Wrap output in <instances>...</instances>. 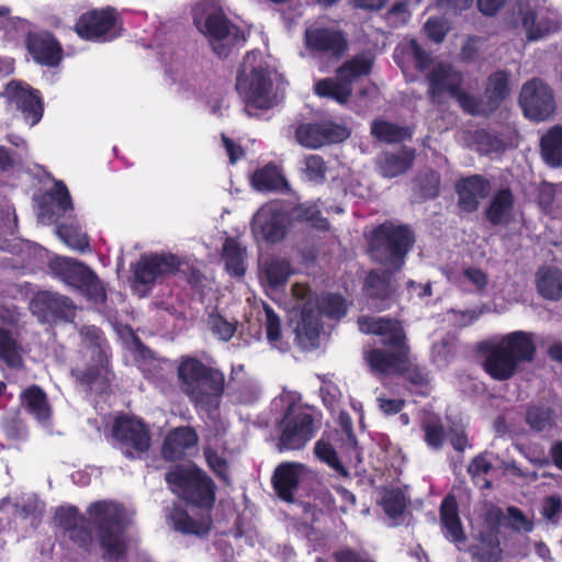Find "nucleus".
I'll return each instance as SVG.
<instances>
[{
  "mask_svg": "<svg viewBox=\"0 0 562 562\" xmlns=\"http://www.w3.org/2000/svg\"><path fill=\"white\" fill-rule=\"evenodd\" d=\"M117 22L114 8L92 9L80 14L74 30L85 41L108 42L119 36L115 32Z\"/></svg>",
  "mask_w": 562,
  "mask_h": 562,
  "instance_id": "ddd939ff",
  "label": "nucleus"
},
{
  "mask_svg": "<svg viewBox=\"0 0 562 562\" xmlns=\"http://www.w3.org/2000/svg\"><path fill=\"white\" fill-rule=\"evenodd\" d=\"M111 436L113 447L128 460L142 459L151 446V436L147 424L135 416L120 415L115 417Z\"/></svg>",
  "mask_w": 562,
  "mask_h": 562,
  "instance_id": "9d476101",
  "label": "nucleus"
},
{
  "mask_svg": "<svg viewBox=\"0 0 562 562\" xmlns=\"http://www.w3.org/2000/svg\"><path fill=\"white\" fill-rule=\"evenodd\" d=\"M538 293L546 300L562 299V270L555 267L542 266L536 274Z\"/></svg>",
  "mask_w": 562,
  "mask_h": 562,
  "instance_id": "2f4dec72",
  "label": "nucleus"
},
{
  "mask_svg": "<svg viewBox=\"0 0 562 562\" xmlns=\"http://www.w3.org/2000/svg\"><path fill=\"white\" fill-rule=\"evenodd\" d=\"M251 184L261 192L281 191L288 186L279 168L273 164L257 169L251 176Z\"/></svg>",
  "mask_w": 562,
  "mask_h": 562,
  "instance_id": "c9c22d12",
  "label": "nucleus"
},
{
  "mask_svg": "<svg viewBox=\"0 0 562 562\" xmlns=\"http://www.w3.org/2000/svg\"><path fill=\"white\" fill-rule=\"evenodd\" d=\"M525 419L533 431L550 430L554 425V412L543 405H531L527 408Z\"/></svg>",
  "mask_w": 562,
  "mask_h": 562,
  "instance_id": "c03bdc74",
  "label": "nucleus"
},
{
  "mask_svg": "<svg viewBox=\"0 0 562 562\" xmlns=\"http://www.w3.org/2000/svg\"><path fill=\"white\" fill-rule=\"evenodd\" d=\"M199 437L191 426H180L167 432L161 445V457L165 461L176 462L182 460L187 451L195 447Z\"/></svg>",
  "mask_w": 562,
  "mask_h": 562,
  "instance_id": "393cba45",
  "label": "nucleus"
},
{
  "mask_svg": "<svg viewBox=\"0 0 562 562\" xmlns=\"http://www.w3.org/2000/svg\"><path fill=\"white\" fill-rule=\"evenodd\" d=\"M562 514V499L559 495H550L543 499L541 516L551 525L557 526L560 522Z\"/></svg>",
  "mask_w": 562,
  "mask_h": 562,
  "instance_id": "680f3d73",
  "label": "nucleus"
},
{
  "mask_svg": "<svg viewBox=\"0 0 562 562\" xmlns=\"http://www.w3.org/2000/svg\"><path fill=\"white\" fill-rule=\"evenodd\" d=\"M521 26L529 42L538 41L559 30L558 21L548 15L538 14L533 10H526L522 13Z\"/></svg>",
  "mask_w": 562,
  "mask_h": 562,
  "instance_id": "473e14b6",
  "label": "nucleus"
},
{
  "mask_svg": "<svg viewBox=\"0 0 562 562\" xmlns=\"http://www.w3.org/2000/svg\"><path fill=\"white\" fill-rule=\"evenodd\" d=\"M371 135L381 143L398 144L411 136L407 128L386 120H374L370 126Z\"/></svg>",
  "mask_w": 562,
  "mask_h": 562,
  "instance_id": "ea45409f",
  "label": "nucleus"
},
{
  "mask_svg": "<svg viewBox=\"0 0 562 562\" xmlns=\"http://www.w3.org/2000/svg\"><path fill=\"white\" fill-rule=\"evenodd\" d=\"M193 23L207 37L212 50L220 58H227L247 41L245 31L234 24L222 10L209 13L204 20L194 14Z\"/></svg>",
  "mask_w": 562,
  "mask_h": 562,
  "instance_id": "6e6552de",
  "label": "nucleus"
},
{
  "mask_svg": "<svg viewBox=\"0 0 562 562\" xmlns=\"http://www.w3.org/2000/svg\"><path fill=\"white\" fill-rule=\"evenodd\" d=\"M322 324L313 308H303L295 327V339L303 349L316 348L319 342Z\"/></svg>",
  "mask_w": 562,
  "mask_h": 562,
  "instance_id": "c756f323",
  "label": "nucleus"
},
{
  "mask_svg": "<svg viewBox=\"0 0 562 562\" xmlns=\"http://www.w3.org/2000/svg\"><path fill=\"white\" fill-rule=\"evenodd\" d=\"M509 77L504 70L493 72L487 77L484 89V99L472 94L470 108H465L464 113L472 116L488 117L496 112L502 103L509 95Z\"/></svg>",
  "mask_w": 562,
  "mask_h": 562,
  "instance_id": "dca6fc26",
  "label": "nucleus"
},
{
  "mask_svg": "<svg viewBox=\"0 0 562 562\" xmlns=\"http://www.w3.org/2000/svg\"><path fill=\"white\" fill-rule=\"evenodd\" d=\"M49 200L56 204L61 213H66L74 209L69 190L64 181L56 180L53 188L47 192Z\"/></svg>",
  "mask_w": 562,
  "mask_h": 562,
  "instance_id": "4d7b16f0",
  "label": "nucleus"
},
{
  "mask_svg": "<svg viewBox=\"0 0 562 562\" xmlns=\"http://www.w3.org/2000/svg\"><path fill=\"white\" fill-rule=\"evenodd\" d=\"M350 136V131L333 121L303 123L296 127L297 142L307 148H321L325 145L338 144Z\"/></svg>",
  "mask_w": 562,
  "mask_h": 562,
  "instance_id": "a211bd4d",
  "label": "nucleus"
},
{
  "mask_svg": "<svg viewBox=\"0 0 562 562\" xmlns=\"http://www.w3.org/2000/svg\"><path fill=\"white\" fill-rule=\"evenodd\" d=\"M506 516L498 506L491 505L482 514V526L501 533Z\"/></svg>",
  "mask_w": 562,
  "mask_h": 562,
  "instance_id": "774afa93",
  "label": "nucleus"
},
{
  "mask_svg": "<svg viewBox=\"0 0 562 562\" xmlns=\"http://www.w3.org/2000/svg\"><path fill=\"white\" fill-rule=\"evenodd\" d=\"M86 513L88 517L74 505L57 507L54 514L55 526L63 537L79 549L90 552L93 533L88 527L89 524L95 531L102 560L104 562L125 560L130 539L124 506L114 501H97L87 507Z\"/></svg>",
  "mask_w": 562,
  "mask_h": 562,
  "instance_id": "f257e3e1",
  "label": "nucleus"
},
{
  "mask_svg": "<svg viewBox=\"0 0 562 562\" xmlns=\"http://www.w3.org/2000/svg\"><path fill=\"white\" fill-rule=\"evenodd\" d=\"M302 464L285 462L278 465L272 476V486L277 495L286 503L294 502L300 485Z\"/></svg>",
  "mask_w": 562,
  "mask_h": 562,
  "instance_id": "cd10ccee",
  "label": "nucleus"
},
{
  "mask_svg": "<svg viewBox=\"0 0 562 562\" xmlns=\"http://www.w3.org/2000/svg\"><path fill=\"white\" fill-rule=\"evenodd\" d=\"M306 48L319 56L340 59L349 49L347 34L335 26H312L304 33Z\"/></svg>",
  "mask_w": 562,
  "mask_h": 562,
  "instance_id": "2eb2a0df",
  "label": "nucleus"
},
{
  "mask_svg": "<svg viewBox=\"0 0 562 562\" xmlns=\"http://www.w3.org/2000/svg\"><path fill=\"white\" fill-rule=\"evenodd\" d=\"M237 326V321H228L218 312H212L207 316V328L222 341H229L235 335Z\"/></svg>",
  "mask_w": 562,
  "mask_h": 562,
  "instance_id": "49530a36",
  "label": "nucleus"
},
{
  "mask_svg": "<svg viewBox=\"0 0 562 562\" xmlns=\"http://www.w3.org/2000/svg\"><path fill=\"white\" fill-rule=\"evenodd\" d=\"M24 44L33 60L41 66L55 68L63 60V46L48 31L29 32L25 35Z\"/></svg>",
  "mask_w": 562,
  "mask_h": 562,
  "instance_id": "412c9836",
  "label": "nucleus"
},
{
  "mask_svg": "<svg viewBox=\"0 0 562 562\" xmlns=\"http://www.w3.org/2000/svg\"><path fill=\"white\" fill-rule=\"evenodd\" d=\"M426 81L427 95L432 104H442L443 95L449 94L463 112L465 108H470L472 94L463 90V75L451 64L436 63L426 75Z\"/></svg>",
  "mask_w": 562,
  "mask_h": 562,
  "instance_id": "9b49d317",
  "label": "nucleus"
},
{
  "mask_svg": "<svg viewBox=\"0 0 562 562\" xmlns=\"http://www.w3.org/2000/svg\"><path fill=\"white\" fill-rule=\"evenodd\" d=\"M473 562H501L503 550L492 544L475 543L469 547Z\"/></svg>",
  "mask_w": 562,
  "mask_h": 562,
  "instance_id": "13d9d810",
  "label": "nucleus"
},
{
  "mask_svg": "<svg viewBox=\"0 0 562 562\" xmlns=\"http://www.w3.org/2000/svg\"><path fill=\"white\" fill-rule=\"evenodd\" d=\"M381 505L390 518H397L404 514L407 501L402 490L392 488L383 494Z\"/></svg>",
  "mask_w": 562,
  "mask_h": 562,
  "instance_id": "8fccbe9b",
  "label": "nucleus"
},
{
  "mask_svg": "<svg viewBox=\"0 0 562 562\" xmlns=\"http://www.w3.org/2000/svg\"><path fill=\"white\" fill-rule=\"evenodd\" d=\"M518 102L525 116L535 122L546 121L555 112L553 91L539 78L522 85Z\"/></svg>",
  "mask_w": 562,
  "mask_h": 562,
  "instance_id": "4468645a",
  "label": "nucleus"
},
{
  "mask_svg": "<svg viewBox=\"0 0 562 562\" xmlns=\"http://www.w3.org/2000/svg\"><path fill=\"white\" fill-rule=\"evenodd\" d=\"M506 516V528L515 531V532H526L529 533L533 530V522L530 520L524 512L516 506H508Z\"/></svg>",
  "mask_w": 562,
  "mask_h": 562,
  "instance_id": "6e6d98bb",
  "label": "nucleus"
},
{
  "mask_svg": "<svg viewBox=\"0 0 562 562\" xmlns=\"http://www.w3.org/2000/svg\"><path fill=\"white\" fill-rule=\"evenodd\" d=\"M420 195L425 200H431L439 195L440 192V176L436 171L427 172L419 183Z\"/></svg>",
  "mask_w": 562,
  "mask_h": 562,
  "instance_id": "0e129e2a",
  "label": "nucleus"
},
{
  "mask_svg": "<svg viewBox=\"0 0 562 562\" xmlns=\"http://www.w3.org/2000/svg\"><path fill=\"white\" fill-rule=\"evenodd\" d=\"M414 158L415 154L413 150L386 153L380 161L381 173L389 178L405 173L413 166Z\"/></svg>",
  "mask_w": 562,
  "mask_h": 562,
  "instance_id": "58836bf2",
  "label": "nucleus"
},
{
  "mask_svg": "<svg viewBox=\"0 0 562 562\" xmlns=\"http://www.w3.org/2000/svg\"><path fill=\"white\" fill-rule=\"evenodd\" d=\"M5 97L32 126L42 120L44 103L40 90L25 82L12 80L5 86Z\"/></svg>",
  "mask_w": 562,
  "mask_h": 562,
  "instance_id": "aec40b11",
  "label": "nucleus"
},
{
  "mask_svg": "<svg viewBox=\"0 0 562 562\" xmlns=\"http://www.w3.org/2000/svg\"><path fill=\"white\" fill-rule=\"evenodd\" d=\"M22 346L14 334L0 327V361L11 369L23 367Z\"/></svg>",
  "mask_w": 562,
  "mask_h": 562,
  "instance_id": "e433bc0d",
  "label": "nucleus"
},
{
  "mask_svg": "<svg viewBox=\"0 0 562 562\" xmlns=\"http://www.w3.org/2000/svg\"><path fill=\"white\" fill-rule=\"evenodd\" d=\"M23 408L38 422H46L52 416V408L44 390L33 384L26 387L20 395Z\"/></svg>",
  "mask_w": 562,
  "mask_h": 562,
  "instance_id": "7c9ffc66",
  "label": "nucleus"
},
{
  "mask_svg": "<svg viewBox=\"0 0 562 562\" xmlns=\"http://www.w3.org/2000/svg\"><path fill=\"white\" fill-rule=\"evenodd\" d=\"M440 526L443 537L462 550L467 540V535L460 519L459 505L453 494H448L441 501L439 507Z\"/></svg>",
  "mask_w": 562,
  "mask_h": 562,
  "instance_id": "b1692460",
  "label": "nucleus"
},
{
  "mask_svg": "<svg viewBox=\"0 0 562 562\" xmlns=\"http://www.w3.org/2000/svg\"><path fill=\"white\" fill-rule=\"evenodd\" d=\"M314 453L322 462L334 469L341 476H349V472L338 458L337 451L328 441L319 439L314 446Z\"/></svg>",
  "mask_w": 562,
  "mask_h": 562,
  "instance_id": "de8ad7c7",
  "label": "nucleus"
},
{
  "mask_svg": "<svg viewBox=\"0 0 562 562\" xmlns=\"http://www.w3.org/2000/svg\"><path fill=\"white\" fill-rule=\"evenodd\" d=\"M289 226V215L276 204L262 205L254 215L251 231L256 238L268 244L281 241Z\"/></svg>",
  "mask_w": 562,
  "mask_h": 562,
  "instance_id": "f3484780",
  "label": "nucleus"
},
{
  "mask_svg": "<svg viewBox=\"0 0 562 562\" xmlns=\"http://www.w3.org/2000/svg\"><path fill=\"white\" fill-rule=\"evenodd\" d=\"M272 89L273 82L267 64L259 63L252 66L249 72L245 65L238 70L236 90L247 106L259 110L271 109L276 103Z\"/></svg>",
  "mask_w": 562,
  "mask_h": 562,
  "instance_id": "f8f14e48",
  "label": "nucleus"
},
{
  "mask_svg": "<svg viewBox=\"0 0 562 562\" xmlns=\"http://www.w3.org/2000/svg\"><path fill=\"white\" fill-rule=\"evenodd\" d=\"M80 336L91 351L92 361H106L111 357L110 344L101 328L94 325L83 326Z\"/></svg>",
  "mask_w": 562,
  "mask_h": 562,
  "instance_id": "f704fd0d",
  "label": "nucleus"
},
{
  "mask_svg": "<svg viewBox=\"0 0 562 562\" xmlns=\"http://www.w3.org/2000/svg\"><path fill=\"white\" fill-rule=\"evenodd\" d=\"M415 244L413 231L403 224L384 221L375 226L368 238L369 252L373 261L393 271H400L407 254Z\"/></svg>",
  "mask_w": 562,
  "mask_h": 562,
  "instance_id": "39448f33",
  "label": "nucleus"
},
{
  "mask_svg": "<svg viewBox=\"0 0 562 562\" xmlns=\"http://www.w3.org/2000/svg\"><path fill=\"white\" fill-rule=\"evenodd\" d=\"M181 266L179 257L172 252L143 254L131 265V288L140 297L147 296L157 283L175 276Z\"/></svg>",
  "mask_w": 562,
  "mask_h": 562,
  "instance_id": "0eeeda50",
  "label": "nucleus"
},
{
  "mask_svg": "<svg viewBox=\"0 0 562 562\" xmlns=\"http://www.w3.org/2000/svg\"><path fill=\"white\" fill-rule=\"evenodd\" d=\"M263 310L266 314L265 328L267 339L271 346L278 347V342L281 340L282 337L280 317L274 312V310L268 304H265Z\"/></svg>",
  "mask_w": 562,
  "mask_h": 562,
  "instance_id": "bf43d9fd",
  "label": "nucleus"
},
{
  "mask_svg": "<svg viewBox=\"0 0 562 562\" xmlns=\"http://www.w3.org/2000/svg\"><path fill=\"white\" fill-rule=\"evenodd\" d=\"M382 346L392 351H404L409 355V347L407 345L406 334L402 324L390 318V325H385V333L380 334Z\"/></svg>",
  "mask_w": 562,
  "mask_h": 562,
  "instance_id": "37998d69",
  "label": "nucleus"
},
{
  "mask_svg": "<svg viewBox=\"0 0 562 562\" xmlns=\"http://www.w3.org/2000/svg\"><path fill=\"white\" fill-rule=\"evenodd\" d=\"M318 310L327 317L339 319L347 313L346 300L340 294L328 293L319 300Z\"/></svg>",
  "mask_w": 562,
  "mask_h": 562,
  "instance_id": "3c124183",
  "label": "nucleus"
},
{
  "mask_svg": "<svg viewBox=\"0 0 562 562\" xmlns=\"http://www.w3.org/2000/svg\"><path fill=\"white\" fill-rule=\"evenodd\" d=\"M33 305L35 313L47 323L68 322L75 317L76 306L72 300L56 292H38Z\"/></svg>",
  "mask_w": 562,
  "mask_h": 562,
  "instance_id": "4be33fe9",
  "label": "nucleus"
},
{
  "mask_svg": "<svg viewBox=\"0 0 562 562\" xmlns=\"http://www.w3.org/2000/svg\"><path fill=\"white\" fill-rule=\"evenodd\" d=\"M372 69V60L364 55H356L340 65L336 75L337 78L350 86L355 80L360 77L368 76Z\"/></svg>",
  "mask_w": 562,
  "mask_h": 562,
  "instance_id": "a19ab883",
  "label": "nucleus"
},
{
  "mask_svg": "<svg viewBox=\"0 0 562 562\" xmlns=\"http://www.w3.org/2000/svg\"><path fill=\"white\" fill-rule=\"evenodd\" d=\"M172 528L182 535L205 537L211 531L212 519L210 515L195 519L179 504H173L168 515Z\"/></svg>",
  "mask_w": 562,
  "mask_h": 562,
  "instance_id": "c85d7f7f",
  "label": "nucleus"
},
{
  "mask_svg": "<svg viewBox=\"0 0 562 562\" xmlns=\"http://www.w3.org/2000/svg\"><path fill=\"white\" fill-rule=\"evenodd\" d=\"M422 429L424 431V440L429 448L434 450L442 448L447 432L439 419L424 422L422 424Z\"/></svg>",
  "mask_w": 562,
  "mask_h": 562,
  "instance_id": "864d4df0",
  "label": "nucleus"
},
{
  "mask_svg": "<svg viewBox=\"0 0 562 562\" xmlns=\"http://www.w3.org/2000/svg\"><path fill=\"white\" fill-rule=\"evenodd\" d=\"M540 153L551 168L562 167V126L554 125L540 138Z\"/></svg>",
  "mask_w": 562,
  "mask_h": 562,
  "instance_id": "72a5a7b5",
  "label": "nucleus"
},
{
  "mask_svg": "<svg viewBox=\"0 0 562 562\" xmlns=\"http://www.w3.org/2000/svg\"><path fill=\"white\" fill-rule=\"evenodd\" d=\"M54 278L77 289L81 294L95 302L105 299L104 289L97 276L86 263L69 257L55 256L48 261Z\"/></svg>",
  "mask_w": 562,
  "mask_h": 562,
  "instance_id": "1a4fd4ad",
  "label": "nucleus"
},
{
  "mask_svg": "<svg viewBox=\"0 0 562 562\" xmlns=\"http://www.w3.org/2000/svg\"><path fill=\"white\" fill-rule=\"evenodd\" d=\"M408 53L413 58L415 68L424 72L429 69L432 63L431 56L426 52L416 40H412L408 44Z\"/></svg>",
  "mask_w": 562,
  "mask_h": 562,
  "instance_id": "338daca9",
  "label": "nucleus"
},
{
  "mask_svg": "<svg viewBox=\"0 0 562 562\" xmlns=\"http://www.w3.org/2000/svg\"><path fill=\"white\" fill-rule=\"evenodd\" d=\"M223 260L227 272L234 277H244L246 272V249L233 238L227 237L223 244Z\"/></svg>",
  "mask_w": 562,
  "mask_h": 562,
  "instance_id": "4c0bfd02",
  "label": "nucleus"
},
{
  "mask_svg": "<svg viewBox=\"0 0 562 562\" xmlns=\"http://www.w3.org/2000/svg\"><path fill=\"white\" fill-rule=\"evenodd\" d=\"M279 451H294L303 449L314 437L318 429L315 412L311 406L291 403L284 409L278 422Z\"/></svg>",
  "mask_w": 562,
  "mask_h": 562,
  "instance_id": "423d86ee",
  "label": "nucleus"
},
{
  "mask_svg": "<svg viewBox=\"0 0 562 562\" xmlns=\"http://www.w3.org/2000/svg\"><path fill=\"white\" fill-rule=\"evenodd\" d=\"M59 238L69 247L83 251L89 247V237L78 228L61 224L57 227Z\"/></svg>",
  "mask_w": 562,
  "mask_h": 562,
  "instance_id": "5fc2aeb1",
  "label": "nucleus"
},
{
  "mask_svg": "<svg viewBox=\"0 0 562 562\" xmlns=\"http://www.w3.org/2000/svg\"><path fill=\"white\" fill-rule=\"evenodd\" d=\"M536 335L532 331L514 330L498 341L483 340L476 351L483 357L482 368L494 381L510 380L520 364L531 363L537 356Z\"/></svg>",
  "mask_w": 562,
  "mask_h": 562,
  "instance_id": "f03ea898",
  "label": "nucleus"
},
{
  "mask_svg": "<svg viewBox=\"0 0 562 562\" xmlns=\"http://www.w3.org/2000/svg\"><path fill=\"white\" fill-rule=\"evenodd\" d=\"M164 477L170 492L188 506L207 513L213 509L215 482L194 462L171 465Z\"/></svg>",
  "mask_w": 562,
  "mask_h": 562,
  "instance_id": "20e7f679",
  "label": "nucleus"
},
{
  "mask_svg": "<svg viewBox=\"0 0 562 562\" xmlns=\"http://www.w3.org/2000/svg\"><path fill=\"white\" fill-rule=\"evenodd\" d=\"M454 190L458 195V206L460 210L473 213L477 211L480 200L488 196L491 182L482 175H471L458 180Z\"/></svg>",
  "mask_w": 562,
  "mask_h": 562,
  "instance_id": "5701e85b",
  "label": "nucleus"
},
{
  "mask_svg": "<svg viewBox=\"0 0 562 562\" xmlns=\"http://www.w3.org/2000/svg\"><path fill=\"white\" fill-rule=\"evenodd\" d=\"M393 270H371L368 272L362 291L370 306L382 312L390 308L394 302L397 290L393 278Z\"/></svg>",
  "mask_w": 562,
  "mask_h": 562,
  "instance_id": "6ab92c4d",
  "label": "nucleus"
},
{
  "mask_svg": "<svg viewBox=\"0 0 562 562\" xmlns=\"http://www.w3.org/2000/svg\"><path fill=\"white\" fill-rule=\"evenodd\" d=\"M447 438L452 448L459 453H463L467 448L472 447L469 442L467 430L462 425L453 424L450 426L447 431Z\"/></svg>",
  "mask_w": 562,
  "mask_h": 562,
  "instance_id": "69168bd1",
  "label": "nucleus"
},
{
  "mask_svg": "<svg viewBox=\"0 0 562 562\" xmlns=\"http://www.w3.org/2000/svg\"><path fill=\"white\" fill-rule=\"evenodd\" d=\"M16 516L21 519H31L40 521L43 515V507L34 496L22 499L15 504Z\"/></svg>",
  "mask_w": 562,
  "mask_h": 562,
  "instance_id": "052dcab7",
  "label": "nucleus"
},
{
  "mask_svg": "<svg viewBox=\"0 0 562 562\" xmlns=\"http://www.w3.org/2000/svg\"><path fill=\"white\" fill-rule=\"evenodd\" d=\"M203 454L210 470L223 484L229 486L232 484V479L229 474L228 461L222 457L217 450L211 447L204 448Z\"/></svg>",
  "mask_w": 562,
  "mask_h": 562,
  "instance_id": "09e8293b",
  "label": "nucleus"
},
{
  "mask_svg": "<svg viewBox=\"0 0 562 562\" xmlns=\"http://www.w3.org/2000/svg\"><path fill=\"white\" fill-rule=\"evenodd\" d=\"M180 391L196 409L212 412L220 407L225 390L224 373L196 357L182 356L177 366Z\"/></svg>",
  "mask_w": 562,
  "mask_h": 562,
  "instance_id": "7ed1b4c3",
  "label": "nucleus"
},
{
  "mask_svg": "<svg viewBox=\"0 0 562 562\" xmlns=\"http://www.w3.org/2000/svg\"><path fill=\"white\" fill-rule=\"evenodd\" d=\"M408 356L404 351L373 348L364 353V360L373 374L391 376L402 372Z\"/></svg>",
  "mask_w": 562,
  "mask_h": 562,
  "instance_id": "a878e982",
  "label": "nucleus"
},
{
  "mask_svg": "<svg viewBox=\"0 0 562 562\" xmlns=\"http://www.w3.org/2000/svg\"><path fill=\"white\" fill-rule=\"evenodd\" d=\"M515 201L510 188L505 187L496 190L484 211L486 221L492 226L508 225L513 220Z\"/></svg>",
  "mask_w": 562,
  "mask_h": 562,
  "instance_id": "bb28decb",
  "label": "nucleus"
},
{
  "mask_svg": "<svg viewBox=\"0 0 562 562\" xmlns=\"http://www.w3.org/2000/svg\"><path fill=\"white\" fill-rule=\"evenodd\" d=\"M305 172L310 180L323 182L326 178L327 166L324 158L319 155H310L305 157Z\"/></svg>",
  "mask_w": 562,
  "mask_h": 562,
  "instance_id": "e2e57ef3",
  "label": "nucleus"
},
{
  "mask_svg": "<svg viewBox=\"0 0 562 562\" xmlns=\"http://www.w3.org/2000/svg\"><path fill=\"white\" fill-rule=\"evenodd\" d=\"M315 93L322 98H328L340 104L346 103L352 94V90L348 83L336 81L331 78H324L316 82Z\"/></svg>",
  "mask_w": 562,
  "mask_h": 562,
  "instance_id": "79ce46f5",
  "label": "nucleus"
},
{
  "mask_svg": "<svg viewBox=\"0 0 562 562\" xmlns=\"http://www.w3.org/2000/svg\"><path fill=\"white\" fill-rule=\"evenodd\" d=\"M95 363L89 366L78 375V380L81 384L92 386L98 381H108L110 375V358L106 361H94Z\"/></svg>",
  "mask_w": 562,
  "mask_h": 562,
  "instance_id": "603ef678",
  "label": "nucleus"
},
{
  "mask_svg": "<svg viewBox=\"0 0 562 562\" xmlns=\"http://www.w3.org/2000/svg\"><path fill=\"white\" fill-rule=\"evenodd\" d=\"M291 274V265L285 259H271L266 262L265 276L269 286L272 289L284 285Z\"/></svg>",
  "mask_w": 562,
  "mask_h": 562,
  "instance_id": "a18cd8bd",
  "label": "nucleus"
}]
</instances>
